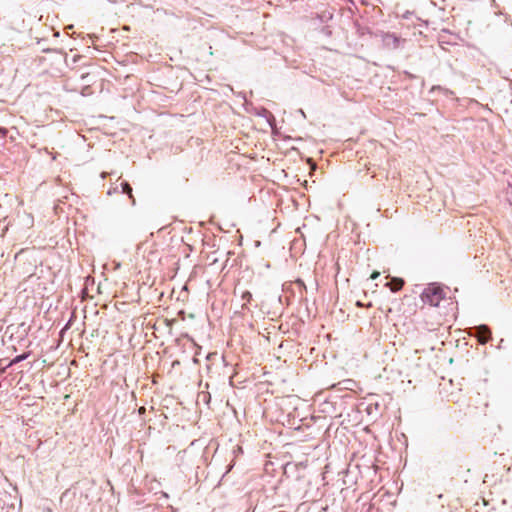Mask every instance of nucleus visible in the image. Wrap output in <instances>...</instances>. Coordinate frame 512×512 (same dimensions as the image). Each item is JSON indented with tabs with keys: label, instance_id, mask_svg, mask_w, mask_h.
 Segmentation results:
<instances>
[{
	"label": "nucleus",
	"instance_id": "obj_9",
	"mask_svg": "<svg viewBox=\"0 0 512 512\" xmlns=\"http://www.w3.org/2000/svg\"><path fill=\"white\" fill-rule=\"evenodd\" d=\"M7 132H8V131H7V129H6V128H4V127H0V133H1L3 136H5V135L7 134Z\"/></svg>",
	"mask_w": 512,
	"mask_h": 512
},
{
	"label": "nucleus",
	"instance_id": "obj_12",
	"mask_svg": "<svg viewBox=\"0 0 512 512\" xmlns=\"http://www.w3.org/2000/svg\"><path fill=\"white\" fill-rule=\"evenodd\" d=\"M435 89H440V87H432V91H434Z\"/></svg>",
	"mask_w": 512,
	"mask_h": 512
},
{
	"label": "nucleus",
	"instance_id": "obj_7",
	"mask_svg": "<svg viewBox=\"0 0 512 512\" xmlns=\"http://www.w3.org/2000/svg\"><path fill=\"white\" fill-rule=\"evenodd\" d=\"M29 356V353H22L20 355H17L15 358H13L10 363L8 364V366H12L14 364H17V363H20L22 361H24L25 359H27Z\"/></svg>",
	"mask_w": 512,
	"mask_h": 512
},
{
	"label": "nucleus",
	"instance_id": "obj_1",
	"mask_svg": "<svg viewBox=\"0 0 512 512\" xmlns=\"http://www.w3.org/2000/svg\"><path fill=\"white\" fill-rule=\"evenodd\" d=\"M421 298L424 303L437 307L444 298V293L441 287L437 285H429L422 292Z\"/></svg>",
	"mask_w": 512,
	"mask_h": 512
},
{
	"label": "nucleus",
	"instance_id": "obj_5",
	"mask_svg": "<svg viewBox=\"0 0 512 512\" xmlns=\"http://www.w3.org/2000/svg\"><path fill=\"white\" fill-rule=\"evenodd\" d=\"M120 186H121V189H122L121 192L123 194H127L129 196V198L132 200V204H135V198H134V196L132 194V187H131V185L128 182L124 181V182H122L120 184Z\"/></svg>",
	"mask_w": 512,
	"mask_h": 512
},
{
	"label": "nucleus",
	"instance_id": "obj_6",
	"mask_svg": "<svg viewBox=\"0 0 512 512\" xmlns=\"http://www.w3.org/2000/svg\"><path fill=\"white\" fill-rule=\"evenodd\" d=\"M241 299L244 301L242 304V308H247V304L252 300V294L249 291H244L241 294Z\"/></svg>",
	"mask_w": 512,
	"mask_h": 512
},
{
	"label": "nucleus",
	"instance_id": "obj_4",
	"mask_svg": "<svg viewBox=\"0 0 512 512\" xmlns=\"http://www.w3.org/2000/svg\"><path fill=\"white\" fill-rule=\"evenodd\" d=\"M390 288L392 292H397L402 289L404 285V280L401 278H393L390 282L385 284Z\"/></svg>",
	"mask_w": 512,
	"mask_h": 512
},
{
	"label": "nucleus",
	"instance_id": "obj_8",
	"mask_svg": "<svg viewBox=\"0 0 512 512\" xmlns=\"http://www.w3.org/2000/svg\"><path fill=\"white\" fill-rule=\"evenodd\" d=\"M379 276H380V273L378 271H374L371 274L370 278L374 280V279L378 278Z\"/></svg>",
	"mask_w": 512,
	"mask_h": 512
},
{
	"label": "nucleus",
	"instance_id": "obj_10",
	"mask_svg": "<svg viewBox=\"0 0 512 512\" xmlns=\"http://www.w3.org/2000/svg\"><path fill=\"white\" fill-rule=\"evenodd\" d=\"M115 192H117V187H116V188H114V189H112V190L110 189V190L108 191V194H109V195H111L112 193H115Z\"/></svg>",
	"mask_w": 512,
	"mask_h": 512
},
{
	"label": "nucleus",
	"instance_id": "obj_2",
	"mask_svg": "<svg viewBox=\"0 0 512 512\" xmlns=\"http://www.w3.org/2000/svg\"><path fill=\"white\" fill-rule=\"evenodd\" d=\"M381 41L384 48L388 50H396L406 42L405 39L398 37L396 34L390 32H383L381 34Z\"/></svg>",
	"mask_w": 512,
	"mask_h": 512
},
{
	"label": "nucleus",
	"instance_id": "obj_11",
	"mask_svg": "<svg viewBox=\"0 0 512 512\" xmlns=\"http://www.w3.org/2000/svg\"><path fill=\"white\" fill-rule=\"evenodd\" d=\"M101 177H102V178H105V177H106V173H105V172H103V173L101 174Z\"/></svg>",
	"mask_w": 512,
	"mask_h": 512
},
{
	"label": "nucleus",
	"instance_id": "obj_3",
	"mask_svg": "<svg viewBox=\"0 0 512 512\" xmlns=\"http://www.w3.org/2000/svg\"><path fill=\"white\" fill-rule=\"evenodd\" d=\"M468 334L476 337L481 344H486L492 337L490 328L485 324L469 328Z\"/></svg>",
	"mask_w": 512,
	"mask_h": 512
}]
</instances>
